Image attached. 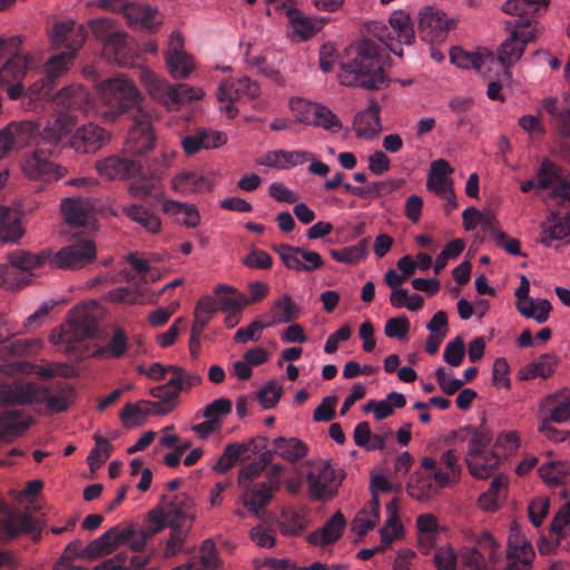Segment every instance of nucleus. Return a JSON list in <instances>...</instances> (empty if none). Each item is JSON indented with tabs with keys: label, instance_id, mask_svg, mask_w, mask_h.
<instances>
[{
	"label": "nucleus",
	"instance_id": "obj_15",
	"mask_svg": "<svg viewBox=\"0 0 570 570\" xmlns=\"http://www.w3.org/2000/svg\"><path fill=\"white\" fill-rule=\"evenodd\" d=\"M344 472L334 470L330 463L322 462L317 471H309L306 481L308 491L314 500H327L336 494Z\"/></svg>",
	"mask_w": 570,
	"mask_h": 570
},
{
	"label": "nucleus",
	"instance_id": "obj_11",
	"mask_svg": "<svg viewBox=\"0 0 570 570\" xmlns=\"http://www.w3.org/2000/svg\"><path fill=\"white\" fill-rule=\"evenodd\" d=\"M39 122L36 120H14L0 129V159L9 153L20 151L37 144Z\"/></svg>",
	"mask_w": 570,
	"mask_h": 570
},
{
	"label": "nucleus",
	"instance_id": "obj_12",
	"mask_svg": "<svg viewBox=\"0 0 570 570\" xmlns=\"http://www.w3.org/2000/svg\"><path fill=\"white\" fill-rule=\"evenodd\" d=\"M77 119L72 115L56 114L46 120L45 125L39 124L37 146L48 149L49 156H58L62 141L70 136Z\"/></svg>",
	"mask_w": 570,
	"mask_h": 570
},
{
	"label": "nucleus",
	"instance_id": "obj_47",
	"mask_svg": "<svg viewBox=\"0 0 570 570\" xmlns=\"http://www.w3.org/2000/svg\"><path fill=\"white\" fill-rule=\"evenodd\" d=\"M121 212L149 233H157L160 229L161 223L159 217L142 205L124 206Z\"/></svg>",
	"mask_w": 570,
	"mask_h": 570
},
{
	"label": "nucleus",
	"instance_id": "obj_61",
	"mask_svg": "<svg viewBox=\"0 0 570 570\" xmlns=\"http://www.w3.org/2000/svg\"><path fill=\"white\" fill-rule=\"evenodd\" d=\"M73 55L70 52H61L51 57L46 63V77L49 81H55L68 71L72 63Z\"/></svg>",
	"mask_w": 570,
	"mask_h": 570
},
{
	"label": "nucleus",
	"instance_id": "obj_19",
	"mask_svg": "<svg viewBox=\"0 0 570 570\" xmlns=\"http://www.w3.org/2000/svg\"><path fill=\"white\" fill-rule=\"evenodd\" d=\"M534 550L518 528H511L508 537L507 566L503 570H531Z\"/></svg>",
	"mask_w": 570,
	"mask_h": 570
},
{
	"label": "nucleus",
	"instance_id": "obj_30",
	"mask_svg": "<svg viewBox=\"0 0 570 570\" xmlns=\"http://www.w3.org/2000/svg\"><path fill=\"white\" fill-rule=\"evenodd\" d=\"M346 520L341 511H336L325 524L308 534V542L315 546H327L336 542L343 534Z\"/></svg>",
	"mask_w": 570,
	"mask_h": 570
},
{
	"label": "nucleus",
	"instance_id": "obj_39",
	"mask_svg": "<svg viewBox=\"0 0 570 570\" xmlns=\"http://www.w3.org/2000/svg\"><path fill=\"white\" fill-rule=\"evenodd\" d=\"M273 444L277 456L289 463L304 459L308 453L307 444L297 438L278 436L273 440Z\"/></svg>",
	"mask_w": 570,
	"mask_h": 570
},
{
	"label": "nucleus",
	"instance_id": "obj_56",
	"mask_svg": "<svg viewBox=\"0 0 570 570\" xmlns=\"http://www.w3.org/2000/svg\"><path fill=\"white\" fill-rule=\"evenodd\" d=\"M94 440L96 446L89 452L87 458V463L91 472H96L110 456L112 451L110 442L101 435L95 434Z\"/></svg>",
	"mask_w": 570,
	"mask_h": 570
},
{
	"label": "nucleus",
	"instance_id": "obj_25",
	"mask_svg": "<svg viewBox=\"0 0 570 570\" xmlns=\"http://www.w3.org/2000/svg\"><path fill=\"white\" fill-rule=\"evenodd\" d=\"M548 0H508L503 3L502 10L511 16L518 17L515 28L531 29L535 23L534 13L541 9L546 10Z\"/></svg>",
	"mask_w": 570,
	"mask_h": 570
},
{
	"label": "nucleus",
	"instance_id": "obj_2",
	"mask_svg": "<svg viewBox=\"0 0 570 570\" xmlns=\"http://www.w3.org/2000/svg\"><path fill=\"white\" fill-rule=\"evenodd\" d=\"M337 78L346 87L379 90L386 82L381 48L364 38L345 48Z\"/></svg>",
	"mask_w": 570,
	"mask_h": 570
},
{
	"label": "nucleus",
	"instance_id": "obj_54",
	"mask_svg": "<svg viewBox=\"0 0 570 570\" xmlns=\"http://www.w3.org/2000/svg\"><path fill=\"white\" fill-rule=\"evenodd\" d=\"M214 293L215 301L222 311L243 309L247 303L243 295H238L236 289L228 285H218Z\"/></svg>",
	"mask_w": 570,
	"mask_h": 570
},
{
	"label": "nucleus",
	"instance_id": "obj_44",
	"mask_svg": "<svg viewBox=\"0 0 570 570\" xmlns=\"http://www.w3.org/2000/svg\"><path fill=\"white\" fill-rule=\"evenodd\" d=\"M299 312V306L289 295L284 294L274 302L269 311L271 321L268 324H271L272 327L279 323H289L298 317Z\"/></svg>",
	"mask_w": 570,
	"mask_h": 570
},
{
	"label": "nucleus",
	"instance_id": "obj_28",
	"mask_svg": "<svg viewBox=\"0 0 570 570\" xmlns=\"http://www.w3.org/2000/svg\"><path fill=\"white\" fill-rule=\"evenodd\" d=\"M381 106L375 99H370L367 108L358 112L354 120V130L358 138L372 139L381 130Z\"/></svg>",
	"mask_w": 570,
	"mask_h": 570
},
{
	"label": "nucleus",
	"instance_id": "obj_9",
	"mask_svg": "<svg viewBox=\"0 0 570 570\" xmlns=\"http://www.w3.org/2000/svg\"><path fill=\"white\" fill-rule=\"evenodd\" d=\"M132 124L128 128L125 148L131 155H142L155 147L156 136L153 116L146 107L135 109L130 115Z\"/></svg>",
	"mask_w": 570,
	"mask_h": 570
},
{
	"label": "nucleus",
	"instance_id": "obj_10",
	"mask_svg": "<svg viewBox=\"0 0 570 570\" xmlns=\"http://www.w3.org/2000/svg\"><path fill=\"white\" fill-rule=\"evenodd\" d=\"M48 149L37 147L32 151L24 153L20 160V167L24 176L31 180L56 181L68 174V168L49 159Z\"/></svg>",
	"mask_w": 570,
	"mask_h": 570
},
{
	"label": "nucleus",
	"instance_id": "obj_46",
	"mask_svg": "<svg viewBox=\"0 0 570 570\" xmlns=\"http://www.w3.org/2000/svg\"><path fill=\"white\" fill-rule=\"evenodd\" d=\"M165 62L174 79H186L195 69L194 59L187 52L165 53Z\"/></svg>",
	"mask_w": 570,
	"mask_h": 570
},
{
	"label": "nucleus",
	"instance_id": "obj_41",
	"mask_svg": "<svg viewBox=\"0 0 570 570\" xmlns=\"http://www.w3.org/2000/svg\"><path fill=\"white\" fill-rule=\"evenodd\" d=\"M450 59L451 62L456 65L459 68H473L480 72H483V68L488 63L494 62V56L492 53L482 56L478 52L465 51L460 47H454L451 49Z\"/></svg>",
	"mask_w": 570,
	"mask_h": 570
},
{
	"label": "nucleus",
	"instance_id": "obj_16",
	"mask_svg": "<svg viewBox=\"0 0 570 570\" xmlns=\"http://www.w3.org/2000/svg\"><path fill=\"white\" fill-rule=\"evenodd\" d=\"M28 56L12 55L0 68V87L6 88L10 99H18L23 92L22 80L28 70Z\"/></svg>",
	"mask_w": 570,
	"mask_h": 570
},
{
	"label": "nucleus",
	"instance_id": "obj_18",
	"mask_svg": "<svg viewBox=\"0 0 570 570\" xmlns=\"http://www.w3.org/2000/svg\"><path fill=\"white\" fill-rule=\"evenodd\" d=\"M52 104L57 107L58 114L72 115L77 111L87 114L91 108L92 100L83 86L71 83L53 95Z\"/></svg>",
	"mask_w": 570,
	"mask_h": 570
},
{
	"label": "nucleus",
	"instance_id": "obj_31",
	"mask_svg": "<svg viewBox=\"0 0 570 570\" xmlns=\"http://www.w3.org/2000/svg\"><path fill=\"white\" fill-rule=\"evenodd\" d=\"M161 505L169 517V520H178L180 522H194L195 515V503L193 499L185 494H175L171 499L164 495L161 499Z\"/></svg>",
	"mask_w": 570,
	"mask_h": 570
},
{
	"label": "nucleus",
	"instance_id": "obj_1",
	"mask_svg": "<svg viewBox=\"0 0 570 570\" xmlns=\"http://www.w3.org/2000/svg\"><path fill=\"white\" fill-rule=\"evenodd\" d=\"M97 252H10L9 262L0 264V287L19 289L27 285L28 273L46 263L50 268L78 269L91 264Z\"/></svg>",
	"mask_w": 570,
	"mask_h": 570
},
{
	"label": "nucleus",
	"instance_id": "obj_48",
	"mask_svg": "<svg viewBox=\"0 0 570 570\" xmlns=\"http://www.w3.org/2000/svg\"><path fill=\"white\" fill-rule=\"evenodd\" d=\"M541 479L550 487L566 484L570 480V463L551 461L539 468Z\"/></svg>",
	"mask_w": 570,
	"mask_h": 570
},
{
	"label": "nucleus",
	"instance_id": "obj_20",
	"mask_svg": "<svg viewBox=\"0 0 570 570\" xmlns=\"http://www.w3.org/2000/svg\"><path fill=\"white\" fill-rule=\"evenodd\" d=\"M499 547L489 532L482 533L478 541V548L465 550L461 554V570H488L485 558L495 563L499 559Z\"/></svg>",
	"mask_w": 570,
	"mask_h": 570
},
{
	"label": "nucleus",
	"instance_id": "obj_52",
	"mask_svg": "<svg viewBox=\"0 0 570 570\" xmlns=\"http://www.w3.org/2000/svg\"><path fill=\"white\" fill-rule=\"evenodd\" d=\"M2 416L6 432L16 436L26 432L33 421L31 415L16 409L4 410Z\"/></svg>",
	"mask_w": 570,
	"mask_h": 570
},
{
	"label": "nucleus",
	"instance_id": "obj_51",
	"mask_svg": "<svg viewBox=\"0 0 570 570\" xmlns=\"http://www.w3.org/2000/svg\"><path fill=\"white\" fill-rule=\"evenodd\" d=\"M301 122L322 127L332 132H338L342 129V122L338 117L331 109L322 105H318V108L314 111V116L302 117Z\"/></svg>",
	"mask_w": 570,
	"mask_h": 570
},
{
	"label": "nucleus",
	"instance_id": "obj_21",
	"mask_svg": "<svg viewBox=\"0 0 570 570\" xmlns=\"http://www.w3.org/2000/svg\"><path fill=\"white\" fill-rule=\"evenodd\" d=\"M519 29L514 27L508 39L498 49V60L504 68L518 62L524 53L525 46L535 38L534 28Z\"/></svg>",
	"mask_w": 570,
	"mask_h": 570
},
{
	"label": "nucleus",
	"instance_id": "obj_27",
	"mask_svg": "<svg viewBox=\"0 0 570 570\" xmlns=\"http://www.w3.org/2000/svg\"><path fill=\"white\" fill-rule=\"evenodd\" d=\"M131 535V529H121L120 525H115L102 533L99 538L92 540L86 547L85 553L90 558H95L104 553H110L121 544V541L130 538Z\"/></svg>",
	"mask_w": 570,
	"mask_h": 570
},
{
	"label": "nucleus",
	"instance_id": "obj_7",
	"mask_svg": "<svg viewBox=\"0 0 570 570\" xmlns=\"http://www.w3.org/2000/svg\"><path fill=\"white\" fill-rule=\"evenodd\" d=\"M424 472H415L410 476L406 491L407 494L420 502H425L438 495L448 485V475L443 474L438 460L424 456L420 463Z\"/></svg>",
	"mask_w": 570,
	"mask_h": 570
},
{
	"label": "nucleus",
	"instance_id": "obj_57",
	"mask_svg": "<svg viewBox=\"0 0 570 570\" xmlns=\"http://www.w3.org/2000/svg\"><path fill=\"white\" fill-rule=\"evenodd\" d=\"M438 465L444 466L443 474L448 475V485L452 483H458L462 473V466L459 463V454L456 450L449 449L443 452L440 460L438 461Z\"/></svg>",
	"mask_w": 570,
	"mask_h": 570
},
{
	"label": "nucleus",
	"instance_id": "obj_38",
	"mask_svg": "<svg viewBox=\"0 0 570 570\" xmlns=\"http://www.w3.org/2000/svg\"><path fill=\"white\" fill-rule=\"evenodd\" d=\"M139 79L145 86L149 96L157 102L167 107L171 86L166 79L160 78L153 70L146 67L139 68Z\"/></svg>",
	"mask_w": 570,
	"mask_h": 570
},
{
	"label": "nucleus",
	"instance_id": "obj_60",
	"mask_svg": "<svg viewBox=\"0 0 570 570\" xmlns=\"http://www.w3.org/2000/svg\"><path fill=\"white\" fill-rule=\"evenodd\" d=\"M87 26L95 39L102 45L118 30L116 21L108 17L90 19Z\"/></svg>",
	"mask_w": 570,
	"mask_h": 570
},
{
	"label": "nucleus",
	"instance_id": "obj_26",
	"mask_svg": "<svg viewBox=\"0 0 570 570\" xmlns=\"http://www.w3.org/2000/svg\"><path fill=\"white\" fill-rule=\"evenodd\" d=\"M170 187L179 195L188 196L209 191L213 188V181L197 171L183 169L171 178Z\"/></svg>",
	"mask_w": 570,
	"mask_h": 570
},
{
	"label": "nucleus",
	"instance_id": "obj_22",
	"mask_svg": "<svg viewBox=\"0 0 570 570\" xmlns=\"http://www.w3.org/2000/svg\"><path fill=\"white\" fill-rule=\"evenodd\" d=\"M98 175L106 180H124L140 171V165L132 159L111 155L95 164Z\"/></svg>",
	"mask_w": 570,
	"mask_h": 570
},
{
	"label": "nucleus",
	"instance_id": "obj_8",
	"mask_svg": "<svg viewBox=\"0 0 570 570\" xmlns=\"http://www.w3.org/2000/svg\"><path fill=\"white\" fill-rule=\"evenodd\" d=\"M101 95L105 104L117 108L118 112H135L136 108L144 107L140 102L142 96L134 80L119 76L106 79L101 83Z\"/></svg>",
	"mask_w": 570,
	"mask_h": 570
},
{
	"label": "nucleus",
	"instance_id": "obj_13",
	"mask_svg": "<svg viewBox=\"0 0 570 570\" xmlns=\"http://www.w3.org/2000/svg\"><path fill=\"white\" fill-rule=\"evenodd\" d=\"M110 138L108 130L95 122H87L77 128L73 127L66 146L77 155H91L104 148Z\"/></svg>",
	"mask_w": 570,
	"mask_h": 570
},
{
	"label": "nucleus",
	"instance_id": "obj_50",
	"mask_svg": "<svg viewBox=\"0 0 570 570\" xmlns=\"http://www.w3.org/2000/svg\"><path fill=\"white\" fill-rule=\"evenodd\" d=\"M128 350V337L124 328L116 327L112 332L111 338L104 345L97 348L94 353L97 357H111L120 358Z\"/></svg>",
	"mask_w": 570,
	"mask_h": 570
},
{
	"label": "nucleus",
	"instance_id": "obj_59",
	"mask_svg": "<svg viewBox=\"0 0 570 570\" xmlns=\"http://www.w3.org/2000/svg\"><path fill=\"white\" fill-rule=\"evenodd\" d=\"M139 403H127L120 412V420L125 428L140 426L145 423L147 415L151 414L149 407L142 409Z\"/></svg>",
	"mask_w": 570,
	"mask_h": 570
},
{
	"label": "nucleus",
	"instance_id": "obj_3",
	"mask_svg": "<svg viewBox=\"0 0 570 570\" xmlns=\"http://www.w3.org/2000/svg\"><path fill=\"white\" fill-rule=\"evenodd\" d=\"M76 399L75 387L66 381H55L47 385L27 382L17 385H0V406L2 405H45L49 415L69 410Z\"/></svg>",
	"mask_w": 570,
	"mask_h": 570
},
{
	"label": "nucleus",
	"instance_id": "obj_42",
	"mask_svg": "<svg viewBox=\"0 0 570 570\" xmlns=\"http://www.w3.org/2000/svg\"><path fill=\"white\" fill-rule=\"evenodd\" d=\"M73 335L77 340L91 337L98 331V322L86 308H76L69 321Z\"/></svg>",
	"mask_w": 570,
	"mask_h": 570
},
{
	"label": "nucleus",
	"instance_id": "obj_34",
	"mask_svg": "<svg viewBox=\"0 0 570 570\" xmlns=\"http://www.w3.org/2000/svg\"><path fill=\"white\" fill-rule=\"evenodd\" d=\"M128 33L117 30L105 43L104 49L112 55V60L120 67H131L135 62L136 53L128 46Z\"/></svg>",
	"mask_w": 570,
	"mask_h": 570
},
{
	"label": "nucleus",
	"instance_id": "obj_36",
	"mask_svg": "<svg viewBox=\"0 0 570 570\" xmlns=\"http://www.w3.org/2000/svg\"><path fill=\"white\" fill-rule=\"evenodd\" d=\"M18 212L0 205V240L3 245H13L23 236Z\"/></svg>",
	"mask_w": 570,
	"mask_h": 570
},
{
	"label": "nucleus",
	"instance_id": "obj_43",
	"mask_svg": "<svg viewBox=\"0 0 570 570\" xmlns=\"http://www.w3.org/2000/svg\"><path fill=\"white\" fill-rule=\"evenodd\" d=\"M285 14L288 19L292 32L301 40L312 38L317 31L316 23L301 10L295 8L294 4H291L287 8Z\"/></svg>",
	"mask_w": 570,
	"mask_h": 570
},
{
	"label": "nucleus",
	"instance_id": "obj_64",
	"mask_svg": "<svg viewBox=\"0 0 570 570\" xmlns=\"http://www.w3.org/2000/svg\"><path fill=\"white\" fill-rule=\"evenodd\" d=\"M283 393V387L277 381L272 380L257 392V399L264 409L274 407Z\"/></svg>",
	"mask_w": 570,
	"mask_h": 570
},
{
	"label": "nucleus",
	"instance_id": "obj_45",
	"mask_svg": "<svg viewBox=\"0 0 570 570\" xmlns=\"http://www.w3.org/2000/svg\"><path fill=\"white\" fill-rule=\"evenodd\" d=\"M170 533L165 547L167 558L176 556L183 551L184 543L191 531V522L185 523L178 520H169Z\"/></svg>",
	"mask_w": 570,
	"mask_h": 570
},
{
	"label": "nucleus",
	"instance_id": "obj_37",
	"mask_svg": "<svg viewBox=\"0 0 570 570\" xmlns=\"http://www.w3.org/2000/svg\"><path fill=\"white\" fill-rule=\"evenodd\" d=\"M498 219L491 212L481 213L479 225L483 233L493 239L494 246L503 249H520L521 243L518 238L508 235L498 228Z\"/></svg>",
	"mask_w": 570,
	"mask_h": 570
},
{
	"label": "nucleus",
	"instance_id": "obj_49",
	"mask_svg": "<svg viewBox=\"0 0 570 570\" xmlns=\"http://www.w3.org/2000/svg\"><path fill=\"white\" fill-rule=\"evenodd\" d=\"M218 564L219 562L215 543L213 540L207 539L202 543L199 561H190L171 570H214L218 567Z\"/></svg>",
	"mask_w": 570,
	"mask_h": 570
},
{
	"label": "nucleus",
	"instance_id": "obj_35",
	"mask_svg": "<svg viewBox=\"0 0 570 570\" xmlns=\"http://www.w3.org/2000/svg\"><path fill=\"white\" fill-rule=\"evenodd\" d=\"M542 109L550 116L552 129L562 138H570V107L559 108L558 99L546 97L541 101Z\"/></svg>",
	"mask_w": 570,
	"mask_h": 570
},
{
	"label": "nucleus",
	"instance_id": "obj_6",
	"mask_svg": "<svg viewBox=\"0 0 570 570\" xmlns=\"http://www.w3.org/2000/svg\"><path fill=\"white\" fill-rule=\"evenodd\" d=\"M60 212L63 220L71 228H86L89 234L76 233L75 242L63 249H96V243L91 232L96 229L95 223H91V206L88 202L76 198H65L60 205Z\"/></svg>",
	"mask_w": 570,
	"mask_h": 570
},
{
	"label": "nucleus",
	"instance_id": "obj_29",
	"mask_svg": "<svg viewBox=\"0 0 570 570\" xmlns=\"http://www.w3.org/2000/svg\"><path fill=\"white\" fill-rule=\"evenodd\" d=\"M161 209L164 214L181 226L195 228L200 223L199 212L194 204L165 199L161 203Z\"/></svg>",
	"mask_w": 570,
	"mask_h": 570
},
{
	"label": "nucleus",
	"instance_id": "obj_58",
	"mask_svg": "<svg viewBox=\"0 0 570 570\" xmlns=\"http://www.w3.org/2000/svg\"><path fill=\"white\" fill-rule=\"evenodd\" d=\"M562 178L561 167L549 159H543L538 171V188L547 189Z\"/></svg>",
	"mask_w": 570,
	"mask_h": 570
},
{
	"label": "nucleus",
	"instance_id": "obj_14",
	"mask_svg": "<svg viewBox=\"0 0 570 570\" xmlns=\"http://www.w3.org/2000/svg\"><path fill=\"white\" fill-rule=\"evenodd\" d=\"M259 95L261 87L258 82L247 76L239 77L230 82H220L216 94L219 102H226L220 109L227 114L229 119H233L237 114L234 100H253L258 98Z\"/></svg>",
	"mask_w": 570,
	"mask_h": 570
},
{
	"label": "nucleus",
	"instance_id": "obj_24",
	"mask_svg": "<svg viewBox=\"0 0 570 570\" xmlns=\"http://www.w3.org/2000/svg\"><path fill=\"white\" fill-rule=\"evenodd\" d=\"M157 16V7L129 1L124 14L130 28H139L149 33L157 32L163 24V21L158 19Z\"/></svg>",
	"mask_w": 570,
	"mask_h": 570
},
{
	"label": "nucleus",
	"instance_id": "obj_53",
	"mask_svg": "<svg viewBox=\"0 0 570 570\" xmlns=\"http://www.w3.org/2000/svg\"><path fill=\"white\" fill-rule=\"evenodd\" d=\"M204 96V91L200 88L191 87L187 83L173 85L170 89V96L168 99V109H177L181 105L191 101L193 99H200Z\"/></svg>",
	"mask_w": 570,
	"mask_h": 570
},
{
	"label": "nucleus",
	"instance_id": "obj_4",
	"mask_svg": "<svg viewBox=\"0 0 570 570\" xmlns=\"http://www.w3.org/2000/svg\"><path fill=\"white\" fill-rule=\"evenodd\" d=\"M491 442V430L482 417L481 424L473 428L464 459L469 472L476 479H488L501 461L494 451L489 450Z\"/></svg>",
	"mask_w": 570,
	"mask_h": 570
},
{
	"label": "nucleus",
	"instance_id": "obj_55",
	"mask_svg": "<svg viewBox=\"0 0 570 570\" xmlns=\"http://www.w3.org/2000/svg\"><path fill=\"white\" fill-rule=\"evenodd\" d=\"M245 454V445L239 442L229 443L225 446L223 454L218 458L214 465V470L219 473H225L230 470Z\"/></svg>",
	"mask_w": 570,
	"mask_h": 570
},
{
	"label": "nucleus",
	"instance_id": "obj_33",
	"mask_svg": "<svg viewBox=\"0 0 570 570\" xmlns=\"http://www.w3.org/2000/svg\"><path fill=\"white\" fill-rule=\"evenodd\" d=\"M36 531L33 519L26 513H9L0 519V541H10L20 534Z\"/></svg>",
	"mask_w": 570,
	"mask_h": 570
},
{
	"label": "nucleus",
	"instance_id": "obj_62",
	"mask_svg": "<svg viewBox=\"0 0 570 570\" xmlns=\"http://www.w3.org/2000/svg\"><path fill=\"white\" fill-rule=\"evenodd\" d=\"M282 521L279 528L285 535H297L306 527V521L303 514L293 510H283L281 513Z\"/></svg>",
	"mask_w": 570,
	"mask_h": 570
},
{
	"label": "nucleus",
	"instance_id": "obj_5",
	"mask_svg": "<svg viewBox=\"0 0 570 570\" xmlns=\"http://www.w3.org/2000/svg\"><path fill=\"white\" fill-rule=\"evenodd\" d=\"M389 24L382 21H372L368 31L376 37L392 53L402 57V46H411L415 40V31L405 10H395L389 18Z\"/></svg>",
	"mask_w": 570,
	"mask_h": 570
},
{
	"label": "nucleus",
	"instance_id": "obj_40",
	"mask_svg": "<svg viewBox=\"0 0 570 570\" xmlns=\"http://www.w3.org/2000/svg\"><path fill=\"white\" fill-rule=\"evenodd\" d=\"M287 268L295 271H315L323 266L317 252H278Z\"/></svg>",
	"mask_w": 570,
	"mask_h": 570
},
{
	"label": "nucleus",
	"instance_id": "obj_23",
	"mask_svg": "<svg viewBox=\"0 0 570 570\" xmlns=\"http://www.w3.org/2000/svg\"><path fill=\"white\" fill-rule=\"evenodd\" d=\"M451 24L441 10L425 7L420 11L419 32L421 38L430 42L444 40Z\"/></svg>",
	"mask_w": 570,
	"mask_h": 570
},
{
	"label": "nucleus",
	"instance_id": "obj_63",
	"mask_svg": "<svg viewBox=\"0 0 570 570\" xmlns=\"http://www.w3.org/2000/svg\"><path fill=\"white\" fill-rule=\"evenodd\" d=\"M166 527H169V517L163 507H157L149 511L147 524L142 530L151 538Z\"/></svg>",
	"mask_w": 570,
	"mask_h": 570
},
{
	"label": "nucleus",
	"instance_id": "obj_32",
	"mask_svg": "<svg viewBox=\"0 0 570 570\" xmlns=\"http://www.w3.org/2000/svg\"><path fill=\"white\" fill-rule=\"evenodd\" d=\"M559 215V218L554 217L542 225L539 243L544 247H558L559 245L554 242H560L570 235V209Z\"/></svg>",
	"mask_w": 570,
	"mask_h": 570
},
{
	"label": "nucleus",
	"instance_id": "obj_17",
	"mask_svg": "<svg viewBox=\"0 0 570 570\" xmlns=\"http://www.w3.org/2000/svg\"><path fill=\"white\" fill-rule=\"evenodd\" d=\"M239 502L243 507L256 518H262L267 505L273 501L275 493L279 489H274L266 480L257 481L252 484H244Z\"/></svg>",
	"mask_w": 570,
	"mask_h": 570
}]
</instances>
